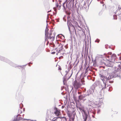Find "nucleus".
Wrapping results in <instances>:
<instances>
[{"mask_svg": "<svg viewBox=\"0 0 121 121\" xmlns=\"http://www.w3.org/2000/svg\"><path fill=\"white\" fill-rule=\"evenodd\" d=\"M61 6V5H59L58 7L57 8L59 10L60 9Z\"/></svg>", "mask_w": 121, "mask_h": 121, "instance_id": "obj_21", "label": "nucleus"}, {"mask_svg": "<svg viewBox=\"0 0 121 121\" xmlns=\"http://www.w3.org/2000/svg\"><path fill=\"white\" fill-rule=\"evenodd\" d=\"M67 114L68 116L69 117V118L71 117L72 116V114L70 113L69 111H68L67 112Z\"/></svg>", "mask_w": 121, "mask_h": 121, "instance_id": "obj_11", "label": "nucleus"}, {"mask_svg": "<svg viewBox=\"0 0 121 121\" xmlns=\"http://www.w3.org/2000/svg\"><path fill=\"white\" fill-rule=\"evenodd\" d=\"M112 57L113 58H116V55L115 54H113L112 55Z\"/></svg>", "mask_w": 121, "mask_h": 121, "instance_id": "obj_16", "label": "nucleus"}, {"mask_svg": "<svg viewBox=\"0 0 121 121\" xmlns=\"http://www.w3.org/2000/svg\"><path fill=\"white\" fill-rule=\"evenodd\" d=\"M56 7L57 8H58V6H59V5L57 3H56Z\"/></svg>", "mask_w": 121, "mask_h": 121, "instance_id": "obj_22", "label": "nucleus"}, {"mask_svg": "<svg viewBox=\"0 0 121 121\" xmlns=\"http://www.w3.org/2000/svg\"><path fill=\"white\" fill-rule=\"evenodd\" d=\"M22 108H20V109H19L18 111V113L19 114H21L22 112Z\"/></svg>", "mask_w": 121, "mask_h": 121, "instance_id": "obj_13", "label": "nucleus"}, {"mask_svg": "<svg viewBox=\"0 0 121 121\" xmlns=\"http://www.w3.org/2000/svg\"><path fill=\"white\" fill-rule=\"evenodd\" d=\"M55 53V52H52V53L53 54H54Z\"/></svg>", "mask_w": 121, "mask_h": 121, "instance_id": "obj_27", "label": "nucleus"}, {"mask_svg": "<svg viewBox=\"0 0 121 121\" xmlns=\"http://www.w3.org/2000/svg\"><path fill=\"white\" fill-rule=\"evenodd\" d=\"M65 48H66V49L67 48H68V46L67 45H66L65 46Z\"/></svg>", "mask_w": 121, "mask_h": 121, "instance_id": "obj_24", "label": "nucleus"}, {"mask_svg": "<svg viewBox=\"0 0 121 121\" xmlns=\"http://www.w3.org/2000/svg\"><path fill=\"white\" fill-rule=\"evenodd\" d=\"M85 97L84 95H80L79 96V98L80 99H82L83 98Z\"/></svg>", "mask_w": 121, "mask_h": 121, "instance_id": "obj_8", "label": "nucleus"}, {"mask_svg": "<svg viewBox=\"0 0 121 121\" xmlns=\"http://www.w3.org/2000/svg\"><path fill=\"white\" fill-rule=\"evenodd\" d=\"M70 121H74L71 120H70Z\"/></svg>", "mask_w": 121, "mask_h": 121, "instance_id": "obj_31", "label": "nucleus"}, {"mask_svg": "<svg viewBox=\"0 0 121 121\" xmlns=\"http://www.w3.org/2000/svg\"><path fill=\"white\" fill-rule=\"evenodd\" d=\"M49 12V11H48V13Z\"/></svg>", "mask_w": 121, "mask_h": 121, "instance_id": "obj_33", "label": "nucleus"}, {"mask_svg": "<svg viewBox=\"0 0 121 121\" xmlns=\"http://www.w3.org/2000/svg\"><path fill=\"white\" fill-rule=\"evenodd\" d=\"M119 59L120 60H121V57H119Z\"/></svg>", "mask_w": 121, "mask_h": 121, "instance_id": "obj_29", "label": "nucleus"}, {"mask_svg": "<svg viewBox=\"0 0 121 121\" xmlns=\"http://www.w3.org/2000/svg\"><path fill=\"white\" fill-rule=\"evenodd\" d=\"M78 93L79 94V92H78Z\"/></svg>", "mask_w": 121, "mask_h": 121, "instance_id": "obj_32", "label": "nucleus"}, {"mask_svg": "<svg viewBox=\"0 0 121 121\" xmlns=\"http://www.w3.org/2000/svg\"><path fill=\"white\" fill-rule=\"evenodd\" d=\"M59 48L60 47V48H58V47L57 48H56V49H57V50L58 49H59L58 52V53L60 52L61 51L63 50V45H62L61 44H60L59 45Z\"/></svg>", "mask_w": 121, "mask_h": 121, "instance_id": "obj_4", "label": "nucleus"}, {"mask_svg": "<svg viewBox=\"0 0 121 121\" xmlns=\"http://www.w3.org/2000/svg\"><path fill=\"white\" fill-rule=\"evenodd\" d=\"M61 121H67V120L66 118H64L61 119Z\"/></svg>", "mask_w": 121, "mask_h": 121, "instance_id": "obj_15", "label": "nucleus"}, {"mask_svg": "<svg viewBox=\"0 0 121 121\" xmlns=\"http://www.w3.org/2000/svg\"><path fill=\"white\" fill-rule=\"evenodd\" d=\"M87 118V114L85 115L83 117L84 120L83 121H86Z\"/></svg>", "mask_w": 121, "mask_h": 121, "instance_id": "obj_10", "label": "nucleus"}, {"mask_svg": "<svg viewBox=\"0 0 121 121\" xmlns=\"http://www.w3.org/2000/svg\"><path fill=\"white\" fill-rule=\"evenodd\" d=\"M48 29L46 28L45 30V36H47V35H48Z\"/></svg>", "mask_w": 121, "mask_h": 121, "instance_id": "obj_9", "label": "nucleus"}, {"mask_svg": "<svg viewBox=\"0 0 121 121\" xmlns=\"http://www.w3.org/2000/svg\"><path fill=\"white\" fill-rule=\"evenodd\" d=\"M58 69L59 70H61V69L60 67V66H59V67L58 68Z\"/></svg>", "mask_w": 121, "mask_h": 121, "instance_id": "obj_23", "label": "nucleus"}, {"mask_svg": "<svg viewBox=\"0 0 121 121\" xmlns=\"http://www.w3.org/2000/svg\"><path fill=\"white\" fill-rule=\"evenodd\" d=\"M74 117H72V118L71 119V120H73L74 121Z\"/></svg>", "mask_w": 121, "mask_h": 121, "instance_id": "obj_25", "label": "nucleus"}, {"mask_svg": "<svg viewBox=\"0 0 121 121\" xmlns=\"http://www.w3.org/2000/svg\"><path fill=\"white\" fill-rule=\"evenodd\" d=\"M109 77L107 78V77L105 76H104L103 75H101V80L104 81L108 80L110 78H109Z\"/></svg>", "mask_w": 121, "mask_h": 121, "instance_id": "obj_5", "label": "nucleus"}, {"mask_svg": "<svg viewBox=\"0 0 121 121\" xmlns=\"http://www.w3.org/2000/svg\"><path fill=\"white\" fill-rule=\"evenodd\" d=\"M58 118L57 117L56 118H54L53 119V121H55L56 120H57V119Z\"/></svg>", "mask_w": 121, "mask_h": 121, "instance_id": "obj_17", "label": "nucleus"}, {"mask_svg": "<svg viewBox=\"0 0 121 121\" xmlns=\"http://www.w3.org/2000/svg\"><path fill=\"white\" fill-rule=\"evenodd\" d=\"M90 0H87L85 2L83 5L84 7L85 8H86L87 7H89L90 4L92 1V0H91L90 3H89V2Z\"/></svg>", "mask_w": 121, "mask_h": 121, "instance_id": "obj_3", "label": "nucleus"}, {"mask_svg": "<svg viewBox=\"0 0 121 121\" xmlns=\"http://www.w3.org/2000/svg\"><path fill=\"white\" fill-rule=\"evenodd\" d=\"M81 86V84L80 83L78 82L76 80L74 81L73 86L75 89H77L80 87Z\"/></svg>", "mask_w": 121, "mask_h": 121, "instance_id": "obj_2", "label": "nucleus"}, {"mask_svg": "<svg viewBox=\"0 0 121 121\" xmlns=\"http://www.w3.org/2000/svg\"><path fill=\"white\" fill-rule=\"evenodd\" d=\"M100 3L102 4V6H104V2L103 1L100 2Z\"/></svg>", "mask_w": 121, "mask_h": 121, "instance_id": "obj_19", "label": "nucleus"}, {"mask_svg": "<svg viewBox=\"0 0 121 121\" xmlns=\"http://www.w3.org/2000/svg\"><path fill=\"white\" fill-rule=\"evenodd\" d=\"M17 120H18V119H16L14 121H17Z\"/></svg>", "mask_w": 121, "mask_h": 121, "instance_id": "obj_26", "label": "nucleus"}, {"mask_svg": "<svg viewBox=\"0 0 121 121\" xmlns=\"http://www.w3.org/2000/svg\"><path fill=\"white\" fill-rule=\"evenodd\" d=\"M78 108L80 110H82L84 112H85V111L83 108H81L80 107H79Z\"/></svg>", "mask_w": 121, "mask_h": 121, "instance_id": "obj_14", "label": "nucleus"}, {"mask_svg": "<svg viewBox=\"0 0 121 121\" xmlns=\"http://www.w3.org/2000/svg\"><path fill=\"white\" fill-rule=\"evenodd\" d=\"M100 41V40L98 39H97L95 41V42H97L98 43H99Z\"/></svg>", "mask_w": 121, "mask_h": 121, "instance_id": "obj_18", "label": "nucleus"}, {"mask_svg": "<svg viewBox=\"0 0 121 121\" xmlns=\"http://www.w3.org/2000/svg\"><path fill=\"white\" fill-rule=\"evenodd\" d=\"M118 70L119 71L121 70V65H119L118 66Z\"/></svg>", "mask_w": 121, "mask_h": 121, "instance_id": "obj_12", "label": "nucleus"}, {"mask_svg": "<svg viewBox=\"0 0 121 121\" xmlns=\"http://www.w3.org/2000/svg\"><path fill=\"white\" fill-rule=\"evenodd\" d=\"M47 35L45 36V40H47L48 42H52L54 40L55 33L53 31H51Z\"/></svg>", "mask_w": 121, "mask_h": 121, "instance_id": "obj_1", "label": "nucleus"}, {"mask_svg": "<svg viewBox=\"0 0 121 121\" xmlns=\"http://www.w3.org/2000/svg\"><path fill=\"white\" fill-rule=\"evenodd\" d=\"M65 3H64L63 4V6L64 9L65 8Z\"/></svg>", "mask_w": 121, "mask_h": 121, "instance_id": "obj_20", "label": "nucleus"}, {"mask_svg": "<svg viewBox=\"0 0 121 121\" xmlns=\"http://www.w3.org/2000/svg\"><path fill=\"white\" fill-rule=\"evenodd\" d=\"M17 116H16L15 117V118H17Z\"/></svg>", "mask_w": 121, "mask_h": 121, "instance_id": "obj_30", "label": "nucleus"}, {"mask_svg": "<svg viewBox=\"0 0 121 121\" xmlns=\"http://www.w3.org/2000/svg\"><path fill=\"white\" fill-rule=\"evenodd\" d=\"M116 13L117 14L120 15L121 14V8L119 9L118 10H117Z\"/></svg>", "mask_w": 121, "mask_h": 121, "instance_id": "obj_7", "label": "nucleus"}, {"mask_svg": "<svg viewBox=\"0 0 121 121\" xmlns=\"http://www.w3.org/2000/svg\"><path fill=\"white\" fill-rule=\"evenodd\" d=\"M60 113V110L56 109V111L54 112V113L56 116L58 117L59 116Z\"/></svg>", "mask_w": 121, "mask_h": 121, "instance_id": "obj_6", "label": "nucleus"}, {"mask_svg": "<svg viewBox=\"0 0 121 121\" xmlns=\"http://www.w3.org/2000/svg\"><path fill=\"white\" fill-rule=\"evenodd\" d=\"M23 110L24 111L25 110V108H23Z\"/></svg>", "mask_w": 121, "mask_h": 121, "instance_id": "obj_28", "label": "nucleus"}]
</instances>
